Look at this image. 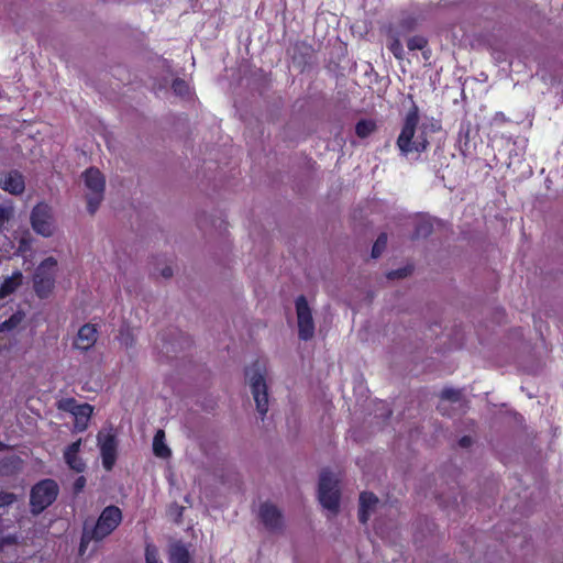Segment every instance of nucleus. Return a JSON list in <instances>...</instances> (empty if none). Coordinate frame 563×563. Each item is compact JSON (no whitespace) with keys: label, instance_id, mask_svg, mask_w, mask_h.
Listing matches in <instances>:
<instances>
[{"label":"nucleus","instance_id":"obj_1","mask_svg":"<svg viewBox=\"0 0 563 563\" xmlns=\"http://www.w3.org/2000/svg\"><path fill=\"white\" fill-rule=\"evenodd\" d=\"M419 122V109L417 104H412L405 118L401 132L397 139V146L400 153L407 156L410 153H422L429 146L427 137L428 132H435L440 130L438 122H432L430 125L422 124L417 128Z\"/></svg>","mask_w":563,"mask_h":563},{"label":"nucleus","instance_id":"obj_2","mask_svg":"<svg viewBox=\"0 0 563 563\" xmlns=\"http://www.w3.org/2000/svg\"><path fill=\"white\" fill-rule=\"evenodd\" d=\"M122 518L121 509L110 505L101 511L93 525L86 521L81 534L80 551L82 552L90 541L101 542L109 537L119 527Z\"/></svg>","mask_w":563,"mask_h":563},{"label":"nucleus","instance_id":"obj_3","mask_svg":"<svg viewBox=\"0 0 563 563\" xmlns=\"http://www.w3.org/2000/svg\"><path fill=\"white\" fill-rule=\"evenodd\" d=\"M246 377L258 413L264 417L268 411V387L266 384V368L255 362L246 369Z\"/></svg>","mask_w":563,"mask_h":563},{"label":"nucleus","instance_id":"obj_4","mask_svg":"<svg viewBox=\"0 0 563 563\" xmlns=\"http://www.w3.org/2000/svg\"><path fill=\"white\" fill-rule=\"evenodd\" d=\"M58 262L55 257L44 258L35 268L33 289L41 299L48 298L55 288Z\"/></svg>","mask_w":563,"mask_h":563},{"label":"nucleus","instance_id":"obj_5","mask_svg":"<svg viewBox=\"0 0 563 563\" xmlns=\"http://www.w3.org/2000/svg\"><path fill=\"white\" fill-rule=\"evenodd\" d=\"M85 187H86V199L87 209L89 213L93 214L104 196L106 179L101 172L97 168H88L82 174Z\"/></svg>","mask_w":563,"mask_h":563},{"label":"nucleus","instance_id":"obj_6","mask_svg":"<svg viewBox=\"0 0 563 563\" xmlns=\"http://www.w3.org/2000/svg\"><path fill=\"white\" fill-rule=\"evenodd\" d=\"M58 492V485L53 479H43L35 484L30 495L32 514L38 515L51 506L56 500Z\"/></svg>","mask_w":563,"mask_h":563},{"label":"nucleus","instance_id":"obj_7","mask_svg":"<svg viewBox=\"0 0 563 563\" xmlns=\"http://www.w3.org/2000/svg\"><path fill=\"white\" fill-rule=\"evenodd\" d=\"M319 500L324 508L332 512L339 508V479L329 471H323L320 475Z\"/></svg>","mask_w":563,"mask_h":563},{"label":"nucleus","instance_id":"obj_8","mask_svg":"<svg viewBox=\"0 0 563 563\" xmlns=\"http://www.w3.org/2000/svg\"><path fill=\"white\" fill-rule=\"evenodd\" d=\"M298 338L302 341H309L314 336L316 324L312 310L305 296H299L295 302Z\"/></svg>","mask_w":563,"mask_h":563},{"label":"nucleus","instance_id":"obj_9","mask_svg":"<svg viewBox=\"0 0 563 563\" xmlns=\"http://www.w3.org/2000/svg\"><path fill=\"white\" fill-rule=\"evenodd\" d=\"M97 444L100 449L102 465L107 471H111L117 461L118 441L112 429H103L98 432Z\"/></svg>","mask_w":563,"mask_h":563},{"label":"nucleus","instance_id":"obj_10","mask_svg":"<svg viewBox=\"0 0 563 563\" xmlns=\"http://www.w3.org/2000/svg\"><path fill=\"white\" fill-rule=\"evenodd\" d=\"M33 230L42 236L48 238L54 233L52 209L45 203L36 205L31 212Z\"/></svg>","mask_w":563,"mask_h":563},{"label":"nucleus","instance_id":"obj_11","mask_svg":"<svg viewBox=\"0 0 563 563\" xmlns=\"http://www.w3.org/2000/svg\"><path fill=\"white\" fill-rule=\"evenodd\" d=\"M260 518L265 528L273 532H282L285 522L282 511L273 504L265 503L260 507Z\"/></svg>","mask_w":563,"mask_h":563},{"label":"nucleus","instance_id":"obj_12","mask_svg":"<svg viewBox=\"0 0 563 563\" xmlns=\"http://www.w3.org/2000/svg\"><path fill=\"white\" fill-rule=\"evenodd\" d=\"M0 188L10 195L19 196L25 190L24 176L18 170H9L0 177Z\"/></svg>","mask_w":563,"mask_h":563},{"label":"nucleus","instance_id":"obj_13","mask_svg":"<svg viewBox=\"0 0 563 563\" xmlns=\"http://www.w3.org/2000/svg\"><path fill=\"white\" fill-rule=\"evenodd\" d=\"M98 331L96 325L91 323L84 324L75 340V347L81 351L90 350L97 342Z\"/></svg>","mask_w":563,"mask_h":563},{"label":"nucleus","instance_id":"obj_14","mask_svg":"<svg viewBox=\"0 0 563 563\" xmlns=\"http://www.w3.org/2000/svg\"><path fill=\"white\" fill-rule=\"evenodd\" d=\"M81 440H77L69 444L64 451V459L69 468L77 473H82L86 468L84 460L79 456Z\"/></svg>","mask_w":563,"mask_h":563},{"label":"nucleus","instance_id":"obj_15","mask_svg":"<svg viewBox=\"0 0 563 563\" xmlns=\"http://www.w3.org/2000/svg\"><path fill=\"white\" fill-rule=\"evenodd\" d=\"M377 504L378 499L374 494L365 492L360 495L358 518L362 523L367 522L371 512L374 511Z\"/></svg>","mask_w":563,"mask_h":563},{"label":"nucleus","instance_id":"obj_16","mask_svg":"<svg viewBox=\"0 0 563 563\" xmlns=\"http://www.w3.org/2000/svg\"><path fill=\"white\" fill-rule=\"evenodd\" d=\"M23 274L20 271L13 272L0 284V299H4L13 294L22 284Z\"/></svg>","mask_w":563,"mask_h":563},{"label":"nucleus","instance_id":"obj_17","mask_svg":"<svg viewBox=\"0 0 563 563\" xmlns=\"http://www.w3.org/2000/svg\"><path fill=\"white\" fill-rule=\"evenodd\" d=\"M169 563H190L191 556L188 548L181 542H174L169 547Z\"/></svg>","mask_w":563,"mask_h":563},{"label":"nucleus","instance_id":"obj_18","mask_svg":"<svg viewBox=\"0 0 563 563\" xmlns=\"http://www.w3.org/2000/svg\"><path fill=\"white\" fill-rule=\"evenodd\" d=\"M92 413V407L89 404H81L79 408L73 413L75 418V428L78 431L86 430L88 421Z\"/></svg>","mask_w":563,"mask_h":563},{"label":"nucleus","instance_id":"obj_19","mask_svg":"<svg viewBox=\"0 0 563 563\" xmlns=\"http://www.w3.org/2000/svg\"><path fill=\"white\" fill-rule=\"evenodd\" d=\"M153 453L155 454V456L161 459H167L172 454L170 449L165 443V432L162 429L157 430L154 435Z\"/></svg>","mask_w":563,"mask_h":563},{"label":"nucleus","instance_id":"obj_20","mask_svg":"<svg viewBox=\"0 0 563 563\" xmlns=\"http://www.w3.org/2000/svg\"><path fill=\"white\" fill-rule=\"evenodd\" d=\"M441 402L439 404V410L445 415L446 413V402L460 404L462 401V395L459 389L454 388H444L441 391Z\"/></svg>","mask_w":563,"mask_h":563},{"label":"nucleus","instance_id":"obj_21","mask_svg":"<svg viewBox=\"0 0 563 563\" xmlns=\"http://www.w3.org/2000/svg\"><path fill=\"white\" fill-rule=\"evenodd\" d=\"M15 208L12 201L0 202V232H3L14 218Z\"/></svg>","mask_w":563,"mask_h":563},{"label":"nucleus","instance_id":"obj_22","mask_svg":"<svg viewBox=\"0 0 563 563\" xmlns=\"http://www.w3.org/2000/svg\"><path fill=\"white\" fill-rule=\"evenodd\" d=\"M25 313L21 310L15 311L9 319L0 323V332H10L16 329L24 320Z\"/></svg>","mask_w":563,"mask_h":563},{"label":"nucleus","instance_id":"obj_23","mask_svg":"<svg viewBox=\"0 0 563 563\" xmlns=\"http://www.w3.org/2000/svg\"><path fill=\"white\" fill-rule=\"evenodd\" d=\"M375 126L371 120H361L355 126V132L360 137H366L375 130Z\"/></svg>","mask_w":563,"mask_h":563},{"label":"nucleus","instance_id":"obj_24","mask_svg":"<svg viewBox=\"0 0 563 563\" xmlns=\"http://www.w3.org/2000/svg\"><path fill=\"white\" fill-rule=\"evenodd\" d=\"M387 245V234L382 233L377 240L375 241L373 249H372V256L374 258L378 257L385 250Z\"/></svg>","mask_w":563,"mask_h":563},{"label":"nucleus","instance_id":"obj_25","mask_svg":"<svg viewBox=\"0 0 563 563\" xmlns=\"http://www.w3.org/2000/svg\"><path fill=\"white\" fill-rule=\"evenodd\" d=\"M428 41L420 35L412 36L407 42V47L409 51H416V49H424L427 46Z\"/></svg>","mask_w":563,"mask_h":563},{"label":"nucleus","instance_id":"obj_26","mask_svg":"<svg viewBox=\"0 0 563 563\" xmlns=\"http://www.w3.org/2000/svg\"><path fill=\"white\" fill-rule=\"evenodd\" d=\"M79 406L80 405L77 404L74 398H64L58 401V409L71 415L79 408Z\"/></svg>","mask_w":563,"mask_h":563},{"label":"nucleus","instance_id":"obj_27","mask_svg":"<svg viewBox=\"0 0 563 563\" xmlns=\"http://www.w3.org/2000/svg\"><path fill=\"white\" fill-rule=\"evenodd\" d=\"M145 562L146 563H163L158 558V550L153 544H147L145 548Z\"/></svg>","mask_w":563,"mask_h":563},{"label":"nucleus","instance_id":"obj_28","mask_svg":"<svg viewBox=\"0 0 563 563\" xmlns=\"http://www.w3.org/2000/svg\"><path fill=\"white\" fill-rule=\"evenodd\" d=\"M432 232V225L428 221H421L417 224L415 238H426Z\"/></svg>","mask_w":563,"mask_h":563},{"label":"nucleus","instance_id":"obj_29","mask_svg":"<svg viewBox=\"0 0 563 563\" xmlns=\"http://www.w3.org/2000/svg\"><path fill=\"white\" fill-rule=\"evenodd\" d=\"M388 48L397 59L404 58V47L399 38H394L388 45Z\"/></svg>","mask_w":563,"mask_h":563},{"label":"nucleus","instance_id":"obj_30","mask_svg":"<svg viewBox=\"0 0 563 563\" xmlns=\"http://www.w3.org/2000/svg\"><path fill=\"white\" fill-rule=\"evenodd\" d=\"M119 340L121 345L125 346L126 349L133 347L135 344V340L129 330H121Z\"/></svg>","mask_w":563,"mask_h":563},{"label":"nucleus","instance_id":"obj_31","mask_svg":"<svg viewBox=\"0 0 563 563\" xmlns=\"http://www.w3.org/2000/svg\"><path fill=\"white\" fill-rule=\"evenodd\" d=\"M172 88L176 95L185 96L189 92V87L187 82L183 79H175L173 81Z\"/></svg>","mask_w":563,"mask_h":563},{"label":"nucleus","instance_id":"obj_32","mask_svg":"<svg viewBox=\"0 0 563 563\" xmlns=\"http://www.w3.org/2000/svg\"><path fill=\"white\" fill-rule=\"evenodd\" d=\"M410 273V269L409 268H400V269H395V271H391L387 274V277L389 279H396V278H404L406 276H408Z\"/></svg>","mask_w":563,"mask_h":563},{"label":"nucleus","instance_id":"obj_33","mask_svg":"<svg viewBox=\"0 0 563 563\" xmlns=\"http://www.w3.org/2000/svg\"><path fill=\"white\" fill-rule=\"evenodd\" d=\"M15 499L16 497L12 493H0V507L11 505Z\"/></svg>","mask_w":563,"mask_h":563},{"label":"nucleus","instance_id":"obj_34","mask_svg":"<svg viewBox=\"0 0 563 563\" xmlns=\"http://www.w3.org/2000/svg\"><path fill=\"white\" fill-rule=\"evenodd\" d=\"M417 25V20L413 18H406L401 20V27L405 31H410Z\"/></svg>","mask_w":563,"mask_h":563},{"label":"nucleus","instance_id":"obj_35","mask_svg":"<svg viewBox=\"0 0 563 563\" xmlns=\"http://www.w3.org/2000/svg\"><path fill=\"white\" fill-rule=\"evenodd\" d=\"M86 485V478L84 476H79L74 483L75 493H79L84 489Z\"/></svg>","mask_w":563,"mask_h":563},{"label":"nucleus","instance_id":"obj_36","mask_svg":"<svg viewBox=\"0 0 563 563\" xmlns=\"http://www.w3.org/2000/svg\"><path fill=\"white\" fill-rule=\"evenodd\" d=\"M472 443V439L470 437H463L461 440H460V445L462 448H468Z\"/></svg>","mask_w":563,"mask_h":563},{"label":"nucleus","instance_id":"obj_37","mask_svg":"<svg viewBox=\"0 0 563 563\" xmlns=\"http://www.w3.org/2000/svg\"><path fill=\"white\" fill-rule=\"evenodd\" d=\"M172 275H173V269L170 267L167 266L162 269V276L164 278H169V277H172Z\"/></svg>","mask_w":563,"mask_h":563},{"label":"nucleus","instance_id":"obj_38","mask_svg":"<svg viewBox=\"0 0 563 563\" xmlns=\"http://www.w3.org/2000/svg\"><path fill=\"white\" fill-rule=\"evenodd\" d=\"M26 250V241L23 239L20 241V245H19V249L18 251L19 252H24Z\"/></svg>","mask_w":563,"mask_h":563},{"label":"nucleus","instance_id":"obj_39","mask_svg":"<svg viewBox=\"0 0 563 563\" xmlns=\"http://www.w3.org/2000/svg\"><path fill=\"white\" fill-rule=\"evenodd\" d=\"M2 448H3V444H2V443H0V450H1Z\"/></svg>","mask_w":563,"mask_h":563}]
</instances>
